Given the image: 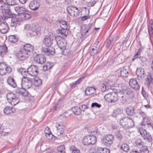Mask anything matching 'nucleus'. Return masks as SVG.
Here are the masks:
<instances>
[{"mask_svg": "<svg viewBox=\"0 0 153 153\" xmlns=\"http://www.w3.org/2000/svg\"><path fill=\"white\" fill-rule=\"evenodd\" d=\"M126 113L127 114L130 116L134 115L135 113L134 108L131 107L126 108Z\"/></svg>", "mask_w": 153, "mask_h": 153, "instance_id": "31", "label": "nucleus"}, {"mask_svg": "<svg viewBox=\"0 0 153 153\" xmlns=\"http://www.w3.org/2000/svg\"><path fill=\"white\" fill-rule=\"evenodd\" d=\"M120 123L125 128H131L134 125L133 121L130 118L127 117L122 119L120 121Z\"/></svg>", "mask_w": 153, "mask_h": 153, "instance_id": "3", "label": "nucleus"}, {"mask_svg": "<svg viewBox=\"0 0 153 153\" xmlns=\"http://www.w3.org/2000/svg\"><path fill=\"white\" fill-rule=\"evenodd\" d=\"M27 72L30 76H36L39 73L38 67L34 65H31L27 68Z\"/></svg>", "mask_w": 153, "mask_h": 153, "instance_id": "11", "label": "nucleus"}, {"mask_svg": "<svg viewBox=\"0 0 153 153\" xmlns=\"http://www.w3.org/2000/svg\"><path fill=\"white\" fill-rule=\"evenodd\" d=\"M92 24H89L87 25V26H83L82 27V33L81 35L83 36H85L86 33H87L88 31L91 29L92 27Z\"/></svg>", "mask_w": 153, "mask_h": 153, "instance_id": "21", "label": "nucleus"}, {"mask_svg": "<svg viewBox=\"0 0 153 153\" xmlns=\"http://www.w3.org/2000/svg\"><path fill=\"white\" fill-rule=\"evenodd\" d=\"M1 6V10L3 15L5 18H9L13 17L15 15L11 12L7 5Z\"/></svg>", "mask_w": 153, "mask_h": 153, "instance_id": "5", "label": "nucleus"}, {"mask_svg": "<svg viewBox=\"0 0 153 153\" xmlns=\"http://www.w3.org/2000/svg\"><path fill=\"white\" fill-rule=\"evenodd\" d=\"M56 127L57 128L56 134L58 136H60L63 133L65 128L63 125L57 124L56 125Z\"/></svg>", "mask_w": 153, "mask_h": 153, "instance_id": "20", "label": "nucleus"}, {"mask_svg": "<svg viewBox=\"0 0 153 153\" xmlns=\"http://www.w3.org/2000/svg\"><path fill=\"white\" fill-rule=\"evenodd\" d=\"M6 97L8 102L12 105L14 106L20 102V99L16 97L15 94L12 93H9L7 94Z\"/></svg>", "mask_w": 153, "mask_h": 153, "instance_id": "4", "label": "nucleus"}, {"mask_svg": "<svg viewBox=\"0 0 153 153\" xmlns=\"http://www.w3.org/2000/svg\"><path fill=\"white\" fill-rule=\"evenodd\" d=\"M101 105L100 104H99L97 102H94L92 103L91 107V108L96 107L97 108H100L101 107Z\"/></svg>", "mask_w": 153, "mask_h": 153, "instance_id": "55", "label": "nucleus"}, {"mask_svg": "<svg viewBox=\"0 0 153 153\" xmlns=\"http://www.w3.org/2000/svg\"><path fill=\"white\" fill-rule=\"evenodd\" d=\"M46 60L45 57L42 55H37L34 58V61L38 64H43Z\"/></svg>", "mask_w": 153, "mask_h": 153, "instance_id": "15", "label": "nucleus"}, {"mask_svg": "<svg viewBox=\"0 0 153 153\" xmlns=\"http://www.w3.org/2000/svg\"><path fill=\"white\" fill-rule=\"evenodd\" d=\"M88 136L85 137L82 140V142L85 145H88L91 144V142L90 141V139Z\"/></svg>", "mask_w": 153, "mask_h": 153, "instance_id": "35", "label": "nucleus"}, {"mask_svg": "<svg viewBox=\"0 0 153 153\" xmlns=\"http://www.w3.org/2000/svg\"><path fill=\"white\" fill-rule=\"evenodd\" d=\"M33 47L30 44H26L24 46V48L18 53L17 56L21 60H25L33 52Z\"/></svg>", "mask_w": 153, "mask_h": 153, "instance_id": "2", "label": "nucleus"}, {"mask_svg": "<svg viewBox=\"0 0 153 153\" xmlns=\"http://www.w3.org/2000/svg\"><path fill=\"white\" fill-rule=\"evenodd\" d=\"M11 25L13 27H16L20 25V22L16 18H13L11 19Z\"/></svg>", "mask_w": 153, "mask_h": 153, "instance_id": "34", "label": "nucleus"}, {"mask_svg": "<svg viewBox=\"0 0 153 153\" xmlns=\"http://www.w3.org/2000/svg\"><path fill=\"white\" fill-rule=\"evenodd\" d=\"M120 72L122 77L126 78L128 75V69L127 67H124L120 70Z\"/></svg>", "mask_w": 153, "mask_h": 153, "instance_id": "23", "label": "nucleus"}, {"mask_svg": "<svg viewBox=\"0 0 153 153\" xmlns=\"http://www.w3.org/2000/svg\"><path fill=\"white\" fill-rule=\"evenodd\" d=\"M55 38V36L52 33H49L48 36V39H49V42H48V45L51 46L53 43V39Z\"/></svg>", "mask_w": 153, "mask_h": 153, "instance_id": "40", "label": "nucleus"}, {"mask_svg": "<svg viewBox=\"0 0 153 153\" xmlns=\"http://www.w3.org/2000/svg\"><path fill=\"white\" fill-rule=\"evenodd\" d=\"M48 137H49L48 139L49 140H55L56 139V137L51 134V131H50V133H48Z\"/></svg>", "mask_w": 153, "mask_h": 153, "instance_id": "57", "label": "nucleus"}, {"mask_svg": "<svg viewBox=\"0 0 153 153\" xmlns=\"http://www.w3.org/2000/svg\"><path fill=\"white\" fill-rule=\"evenodd\" d=\"M147 122H145L143 123V122H142L141 123L142 125V126L144 125L150 129H152L153 130V124L151 123H149Z\"/></svg>", "mask_w": 153, "mask_h": 153, "instance_id": "47", "label": "nucleus"}, {"mask_svg": "<svg viewBox=\"0 0 153 153\" xmlns=\"http://www.w3.org/2000/svg\"><path fill=\"white\" fill-rule=\"evenodd\" d=\"M141 153H148L149 151L146 146H143L141 149Z\"/></svg>", "mask_w": 153, "mask_h": 153, "instance_id": "52", "label": "nucleus"}, {"mask_svg": "<svg viewBox=\"0 0 153 153\" xmlns=\"http://www.w3.org/2000/svg\"><path fill=\"white\" fill-rule=\"evenodd\" d=\"M120 131L118 130L116 133V137L119 140H121L122 138V136L120 133Z\"/></svg>", "mask_w": 153, "mask_h": 153, "instance_id": "53", "label": "nucleus"}, {"mask_svg": "<svg viewBox=\"0 0 153 153\" xmlns=\"http://www.w3.org/2000/svg\"><path fill=\"white\" fill-rule=\"evenodd\" d=\"M121 149L124 152H128L130 150L128 145L126 143L123 144L121 146Z\"/></svg>", "mask_w": 153, "mask_h": 153, "instance_id": "38", "label": "nucleus"}, {"mask_svg": "<svg viewBox=\"0 0 153 153\" xmlns=\"http://www.w3.org/2000/svg\"><path fill=\"white\" fill-rule=\"evenodd\" d=\"M136 74L138 79H143L145 75L144 69L141 67L137 68L136 71Z\"/></svg>", "mask_w": 153, "mask_h": 153, "instance_id": "14", "label": "nucleus"}, {"mask_svg": "<svg viewBox=\"0 0 153 153\" xmlns=\"http://www.w3.org/2000/svg\"><path fill=\"white\" fill-rule=\"evenodd\" d=\"M98 150L99 153H109L110 150L106 148H102L99 147L98 148Z\"/></svg>", "mask_w": 153, "mask_h": 153, "instance_id": "44", "label": "nucleus"}, {"mask_svg": "<svg viewBox=\"0 0 153 153\" xmlns=\"http://www.w3.org/2000/svg\"><path fill=\"white\" fill-rule=\"evenodd\" d=\"M112 40L110 39L107 43L106 44V47L107 48H108L110 47L112 42Z\"/></svg>", "mask_w": 153, "mask_h": 153, "instance_id": "62", "label": "nucleus"}, {"mask_svg": "<svg viewBox=\"0 0 153 153\" xmlns=\"http://www.w3.org/2000/svg\"><path fill=\"white\" fill-rule=\"evenodd\" d=\"M140 133L143 138L148 142H150L152 140L151 135L147 133L146 130L143 128H140L138 129Z\"/></svg>", "mask_w": 153, "mask_h": 153, "instance_id": "10", "label": "nucleus"}, {"mask_svg": "<svg viewBox=\"0 0 153 153\" xmlns=\"http://www.w3.org/2000/svg\"><path fill=\"white\" fill-rule=\"evenodd\" d=\"M105 99L109 102H114L118 99L117 94L114 92H111L106 94L104 97Z\"/></svg>", "mask_w": 153, "mask_h": 153, "instance_id": "8", "label": "nucleus"}, {"mask_svg": "<svg viewBox=\"0 0 153 153\" xmlns=\"http://www.w3.org/2000/svg\"><path fill=\"white\" fill-rule=\"evenodd\" d=\"M15 111L14 108L9 106L6 107L4 110V113L6 114H9L11 113H14Z\"/></svg>", "mask_w": 153, "mask_h": 153, "instance_id": "26", "label": "nucleus"}, {"mask_svg": "<svg viewBox=\"0 0 153 153\" xmlns=\"http://www.w3.org/2000/svg\"><path fill=\"white\" fill-rule=\"evenodd\" d=\"M67 10L68 13L73 17H77L79 15V10L75 6H69L67 7Z\"/></svg>", "mask_w": 153, "mask_h": 153, "instance_id": "7", "label": "nucleus"}, {"mask_svg": "<svg viewBox=\"0 0 153 153\" xmlns=\"http://www.w3.org/2000/svg\"><path fill=\"white\" fill-rule=\"evenodd\" d=\"M88 137L90 139V141L91 142V145L94 144L96 142L97 139L96 137L93 135H88Z\"/></svg>", "mask_w": 153, "mask_h": 153, "instance_id": "43", "label": "nucleus"}, {"mask_svg": "<svg viewBox=\"0 0 153 153\" xmlns=\"http://www.w3.org/2000/svg\"><path fill=\"white\" fill-rule=\"evenodd\" d=\"M40 6V2L37 0L31 1L29 4V7L31 10L33 11L37 10Z\"/></svg>", "mask_w": 153, "mask_h": 153, "instance_id": "12", "label": "nucleus"}, {"mask_svg": "<svg viewBox=\"0 0 153 153\" xmlns=\"http://www.w3.org/2000/svg\"><path fill=\"white\" fill-rule=\"evenodd\" d=\"M114 138V135L111 134H108L105 136L103 142L106 143L108 146H110L112 144Z\"/></svg>", "mask_w": 153, "mask_h": 153, "instance_id": "13", "label": "nucleus"}, {"mask_svg": "<svg viewBox=\"0 0 153 153\" xmlns=\"http://www.w3.org/2000/svg\"><path fill=\"white\" fill-rule=\"evenodd\" d=\"M110 87L108 83L106 82L102 83L100 87V90L102 92H104L106 90H108Z\"/></svg>", "mask_w": 153, "mask_h": 153, "instance_id": "27", "label": "nucleus"}, {"mask_svg": "<svg viewBox=\"0 0 153 153\" xmlns=\"http://www.w3.org/2000/svg\"><path fill=\"white\" fill-rule=\"evenodd\" d=\"M6 2V4H7V6L8 5H14L16 4V2L15 0H5Z\"/></svg>", "mask_w": 153, "mask_h": 153, "instance_id": "48", "label": "nucleus"}, {"mask_svg": "<svg viewBox=\"0 0 153 153\" xmlns=\"http://www.w3.org/2000/svg\"><path fill=\"white\" fill-rule=\"evenodd\" d=\"M14 8L15 11L18 13L22 14L26 10V9L23 7L19 6L14 7Z\"/></svg>", "mask_w": 153, "mask_h": 153, "instance_id": "32", "label": "nucleus"}, {"mask_svg": "<svg viewBox=\"0 0 153 153\" xmlns=\"http://www.w3.org/2000/svg\"><path fill=\"white\" fill-rule=\"evenodd\" d=\"M18 38L15 35H10L9 36V40L13 43H15L18 41Z\"/></svg>", "mask_w": 153, "mask_h": 153, "instance_id": "39", "label": "nucleus"}, {"mask_svg": "<svg viewBox=\"0 0 153 153\" xmlns=\"http://www.w3.org/2000/svg\"><path fill=\"white\" fill-rule=\"evenodd\" d=\"M7 82L9 85L13 88L16 87L17 85L15 82V80L11 77H8Z\"/></svg>", "mask_w": 153, "mask_h": 153, "instance_id": "28", "label": "nucleus"}, {"mask_svg": "<svg viewBox=\"0 0 153 153\" xmlns=\"http://www.w3.org/2000/svg\"><path fill=\"white\" fill-rule=\"evenodd\" d=\"M42 46V51L44 53H47L48 52V46Z\"/></svg>", "mask_w": 153, "mask_h": 153, "instance_id": "58", "label": "nucleus"}, {"mask_svg": "<svg viewBox=\"0 0 153 153\" xmlns=\"http://www.w3.org/2000/svg\"><path fill=\"white\" fill-rule=\"evenodd\" d=\"M32 79L24 76L22 80V86L26 89L29 88L32 85Z\"/></svg>", "mask_w": 153, "mask_h": 153, "instance_id": "9", "label": "nucleus"}, {"mask_svg": "<svg viewBox=\"0 0 153 153\" xmlns=\"http://www.w3.org/2000/svg\"><path fill=\"white\" fill-rule=\"evenodd\" d=\"M55 53V49L52 47L48 46V55L50 54L51 55H53Z\"/></svg>", "mask_w": 153, "mask_h": 153, "instance_id": "50", "label": "nucleus"}, {"mask_svg": "<svg viewBox=\"0 0 153 153\" xmlns=\"http://www.w3.org/2000/svg\"><path fill=\"white\" fill-rule=\"evenodd\" d=\"M90 17L88 15L82 17V19L84 21L90 18Z\"/></svg>", "mask_w": 153, "mask_h": 153, "instance_id": "63", "label": "nucleus"}, {"mask_svg": "<svg viewBox=\"0 0 153 153\" xmlns=\"http://www.w3.org/2000/svg\"><path fill=\"white\" fill-rule=\"evenodd\" d=\"M30 30L32 32L29 33V34L31 37H33L40 35L39 31L41 30V28L38 24H33L31 26Z\"/></svg>", "mask_w": 153, "mask_h": 153, "instance_id": "6", "label": "nucleus"}, {"mask_svg": "<svg viewBox=\"0 0 153 153\" xmlns=\"http://www.w3.org/2000/svg\"><path fill=\"white\" fill-rule=\"evenodd\" d=\"M115 111L116 112V114H120L123 112V109L120 108H117Z\"/></svg>", "mask_w": 153, "mask_h": 153, "instance_id": "61", "label": "nucleus"}, {"mask_svg": "<svg viewBox=\"0 0 153 153\" xmlns=\"http://www.w3.org/2000/svg\"><path fill=\"white\" fill-rule=\"evenodd\" d=\"M8 31V27L7 23L5 22H0V32L5 34Z\"/></svg>", "mask_w": 153, "mask_h": 153, "instance_id": "18", "label": "nucleus"}, {"mask_svg": "<svg viewBox=\"0 0 153 153\" xmlns=\"http://www.w3.org/2000/svg\"><path fill=\"white\" fill-rule=\"evenodd\" d=\"M130 86L135 90H138L140 88L139 84L136 79L132 78L131 79L129 82Z\"/></svg>", "mask_w": 153, "mask_h": 153, "instance_id": "17", "label": "nucleus"}, {"mask_svg": "<svg viewBox=\"0 0 153 153\" xmlns=\"http://www.w3.org/2000/svg\"><path fill=\"white\" fill-rule=\"evenodd\" d=\"M85 76H83L82 77L79 78L75 82L72 83L70 84V86L71 88H74L76 86L80 83L82 80L85 77Z\"/></svg>", "mask_w": 153, "mask_h": 153, "instance_id": "33", "label": "nucleus"}, {"mask_svg": "<svg viewBox=\"0 0 153 153\" xmlns=\"http://www.w3.org/2000/svg\"><path fill=\"white\" fill-rule=\"evenodd\" d=\"M33 83L35 86L39 87L42 84V81L38 77H36L34 78Z\"/></svg>", "mask_w": 153, "mask_h": 153, "instance_id": "29", "label": "nucleus"}, {"mask_svg": "<svg viewBox=\"0 0 153 153\" xmlns=\"http://www.w3.org/2000/svg\"><path fill=\"white\" fill-rule=\"evenodd\" d=\"M96 90V89L93 87H88L85 90V94L87 96L90 95L94 94Z\"/></svg>", "mask_w": 153, "mask_h": 153, "instance_id": "24", "label": "nucleus"}, {"mask_svg": "<svg viewBox=\"0 0 153 153\" xmlns=\"http://www.w3.org/2000/svg\"><path fill=\"white\" fill-rule=\"evenodd\" d=\"M65 149L64 145L58 146L57 148V153H65Z\"/></svg>", "mask_w": 153, "mask_h": 153, "instance_id": "37", "label": "nucleus"}, {"mask_svg": "<svg viewBox=\"0 0 153 153\" xmlns=\"http://www.w3.org/2000/svg\"><path fill=\"white\" fill-rule=\"evenodd\" d=\"M86 2V5L88 7H92L96 3V0H88Z\"/></svg>", "mask_w": 153, "mask_h": 153, "instance_id": "45", "label": "nucleus"}, {"mask_svg": "<svg viewBox=\"0 0 153 153\" xmlns=\"http://www.w3.org/2000/svg\"><path fill=\"white\" fill-rule=\"evenodd\" d=\"M60 26L61 28L62 29L61 30H59L60 31H63V30L66 31L67 30L68 35V34L69 30H68V28L69 27V25L68 24V23L64 21H61L59 22Z\"/></svg>", "mask_w": 153, "mask_h": 153, "instance_id": "19", "label": "nucleus"}, {"mask_svg": "<svg viewBox=\"0 0 153 153\" xmlns=\"http://www.w3.org/2000/svg\"><path fill=\"white\" fill-rule=\"evenodd\" d=\"M22 18L25 20H27L30 18L31 17V15L28 13H23L21 15Z\"/></svg>", "mask_w": 153, "mask_h": 153, "instance_id": "51", "label": "nucleus"}, {"mask_svg": "<svg viewBox=\"0 0 153 153\" xmlns=\"http://www.w3.org/2000/svg\"><path fill=\"white\" fill-rule=\"evenodd\" d=\"M98 47L97 48H93L92 49V50L91 51L90 53L91 55H94L100 51V49H98Z\"/></svg>", "mask_w": 153, "mask_h": 153, "instance_id": "54", "label": "nucleus"}, {"mask_svg": "<svg viewBox=\"0 0 153 153\" xmlns=\"http://www.w3.org/2000/svg\"><path fill=\"white\" fill-rule=\"evenodd\" d=\"M122 89V91L125 94L127 97L131 98L134 97V93L131 89L129 88H127V87H125Z\"/></svg>", "mask_w": 153, "mask_h": 153, "instance_id": "16", "label": "nucleus"}, {"mask_svg": "<svg viewBox=\"0 0 153 153\" xmlns=\"http://www.w3.org/2000/svg\"><path fill=\"white\" fill-rule=\"evenodd\" d=\"M7 51V47L5 45L0 46V55L3 54Z\"/></svg>", "mask_w": 153, "mask_h": 153, "instance_id": "42", "label": "nucleus"}, {"mask_svg": "<svg viewBox=\"0 0 153 153\" xmlns=\"http://www.w3.org/2000/svg\"><path fill=\"white\" fill-rule=\"evenodd\" d=\"M30 27L31 26H30L29 24L25 25L24 27L25 29L27 30H28L29 29L30 30Z\"/></svg>", "mask_w": 153, "mask_h": 153, "instance_id": "64", "label": "nucleus"}, {"mask_svg": "<svg viewBox=\"0 0 153 153\" xmlns=\"http://www.w3.org/2000/svg\"><path fill=\"white\" fill-rule=\"evenodd\" d=\"M73 112L76 115H78L81 113L80 109L77 107H75L72 108Z\"/></svg>", "mask_w": 153, "mask_h": 153, "instance_id": "46", "label": "nucleus"}, {"mask_svg": "<svg viewBox=\"0 0 153 153\" xmlns=\"http://www.w3.org/2000/svg\"><path fill=\"white\" fill-rule=\"evenodd\" d=\"M146 77V80L148 82L147 85H149L151 83L153 82V74L150 73H148Z\"/></svg>", "mask_w": 153, "mask_h": 153, "instance_id": "30", "label": "nucleus"}, {"mask_svg": "<svg viewBox=\"0 0 153 153\" xmlns=\"http://www.w3.org/2000/svg\"><path fill=\"white\" fill-rule=\"evenodd\" d=\"M67 30L60 31L56 30L57 35L55 37V40L58 47L63 51H65L67 42L64 39L68 35Z\"/></svg>", "mask_w": 153, "mask_h": 153, "instance_id": "1", "label": "nucleus"}, {"mask_svg": "<svg viewBox=\"0 0 153 153\" xmlns=\"http://www.w3.org/2000/svg\"><path fill=\"white\" fill-rule=\"evenodd\" d=\"M93 46L94 47V48H97L98 47V49H100V45L99 42H95L93 45Z\"/></svg>", "mask_w": 153, "mask_h": 153, "instance_id": "59", "label": "nucleus"}, {"mask_svg": "<svg viewBox=\"0 0 153 153\" xmlns=\"http://www.w3.org/2000/svg\"><path fill=\"white\" fill-rule=\"evenodd\" d=\"M42 46H48V36L45 35L44 36Z\"/></svg>", "mask_w": 153, "mask_h": 153, "instance_id": "49", "label": "nucleus"}, {"mask_svg": "<svg viewBox=\"0 0 153 153\" xmlns=\"http://www.w3.org/2000/svg\"><path fill=\"white\" fill-rule=\"evenodd\" d=\"M6 68H5V69H6V72H7L8 73H9L10 72H11L12 71V68H11V67H9V66L7 67L6 65Z\"/></svg>", "mask_w": 153, "mask_h": 153, "instance_id": "60", "label": "nucleus"}, {"mask_svg": "<svg viewBox=\"0 0 153 153\" xmlns=\"http://www.w3.org/2000/svg\"><path fill=\"white\" fill-rule=\"evenodd\" d=\"M138 113L143 117V123L147 122L148 120V118L144 112L140 111L139 110V111Z\"/></svg>", "mask_w": 153, "mask_h": 153, "instance_id": "36", "label": "nucleus"}, {"mask_svg": "<svg viewBox=\"0 0 153 153\" xmlns=\"http://www.w3.org/2000/svg\"><path fill=\"white\" fill-rule=\"evenodd\" d=\"M79 108L80 109V111H84L85 109H87L88 108V107L86 105H83L80 106Z\"/></svg>", "mask_w": 153, "mask_h": 153, "instance_id": "56", "label": "nucleus"}, {"mask_svg": "<svg viewBox=\"0 0 153 153\" xmlns=\"http://www.w3.org/2000/svg\"><path fill=\"white\" fill-rule=\"evenodd\" d=\"M6 64L4 62L0 63V75L3 76L6 73Z\"/></svg>", "mask_w": 153, "mask_h": 153, "instance_id": "25", "label": "nucleus"}, {"mask_svg": "<svg viewBox=\"0 0 153 153\" xmlns=\"http://www.w3.org/2000/svg\"><path fill=\"white\" fill-rule=\"evenodd\" d=\"M69 149L70 150L72 151V153H80L79 150L74 146H70L69 147Z\"/></svg>", "mask_w": 153, "mask_h": 153, "instance_id": "41", "label": "nucleus"}, {"mask_svg": "<svg viewBox=\"0 0 153 153\" xmlns=\"http://www.w3.org/2000/svg\"><path fill=\"white\" fill-rule=\"evenodd\" d=\"M18 88L16 92L22 96H27L28 95V92L25 90L26 88Z\"/></svg>", "mask_w": 153, "mask_h": 153, "instance_id": "22", "label": "nucleus"}]
</instances>
